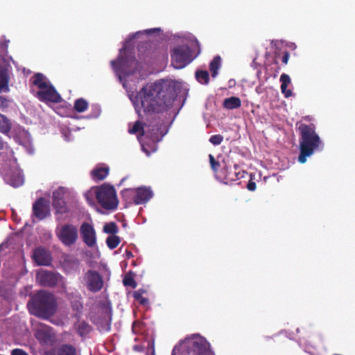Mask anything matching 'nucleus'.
Masks as SVG:
<instances>
[{"mask_svg": "<svg viewBox=\"0 0 355 355\" xmlns=\"http://www.w3.org/2000/svg\"><path fill=\"white\" fill-rule=\"evenodd\" d=\"M160 31L159 28H155L139 31L130 35L119 50L117 60L111 61V65L116 76L126 89L128 96L139 116L141 111L145 113L161 112L171 107L182 87V83L177 80L161 79L154 83L147 84L136 94L134 91L128 89L127 79L135 73L139 67V62L135 57L129 55L127 52L126 49L129 42L137 35L149 34Z\"/></svg>", "mask_w": 355, "mask_h": 355, "instance_id": "f257e3e1", "label": "nucleus"}, {"mask_svg": "<svg viewBox=\"0 0 355 355\" xmlns=\"http://www.w3.org/2000/svg\"><path fill=\"white\" fill-rule=\"evenodd\" d=\"M121 239L119 236L116 235H112L107 238L106 243L108 248L111 250L116 248L120 243Z\"/></svg>", "mask_w": 355, "mask_h": 355, "instance_id": "cd10ccee", "label": "nucleus"}, {"mask_svg": "<svg viewBox=\"0 0 355 355\" xmlns=\"http://www.w3.org/2000/svg\"><path fill=\"white\" fill-rule=\"evenodd\" d=\"M9 76L7 69L0 65V92L8 90Z\"/></svg>", "mask_w": 355, "mask_h": 355, "instance_id": "4be33fe9", "label": "nucleus"}, {"mask_svg": "<svg viewBox=\"0 0 355 355\" xmlns=\"http://www.w3.org/2000/svg\"><path fill=\"white\" fill-rule=\"evenodd\" d=\"M49 206L47 201L40 198L33 205V217L41 220L49 215Z\"/></svg>", "mask_w": 355, "mask_h": 355, "instance_id": "dca6fc26", "label": "nucleus"}, {"mask_svg": "<svg viewBox=\"0 0 355 355\" xmlns=\"http://www.w3.org/2000/svg\"><path fill=\"white\" fill-rule=\"evenodd\" d=\"M195 49L196 53L193 54L191 50L187 45L179 46L174 48L171 52V64L175 69H182L191 62L200 53V45L198 42L195 40Z\"/></svg>", "mask_w": 355, "mask_h": 355, "instance_id": "6e6552de", "label": "nucleus"}, {"mask_svg": "<svg viewBox=\"0 0 355 355\" xmlns=\"http://www.w3.org/2000/svg\"><path fill=\"white\" fill-rule=\"evenodd\" d=\"M67 189L64 187H59L53 193V205L58 209V211L60 213L65 212L67 210L64 201Z\"/></svg>", "mask_w": 355, "mask_h": 355, "instance_id": "f3484780", "label": "nucleus"}, {"mask_svg": "<svg viewBox=\"0 0 355 355\" xmlns=\"http://www.w3.org/2000/svg\"><path fill=\"white\" fill-rule=\"evenodd\" d=\"M301 133L300 141V154L298 161L300 163H304L306 157H310L314 151L322 144L319 136L315 131L313 125L302 124L299 128Z\"/></svg>", "mask_w": 355, "mask_h": 355, "instance_id": "423d86ee", "label": "nucleus"}, {"mask_svg": "<svg viewBox=\"0 0 355 355\" xmlns=\"http://www.w3.org/2000/svg\"><path fill=\"white\" fill-rule=\"evenodd\" d=\"M80 236L87 246L97 249V239L96 231L92 225L83 223L80 227Z\"/></svg>", "mask_w": 355, "mask_h": 355, "instance_id": "ddd939ff", "label": "nucleus"}, {"mask_svg": "<svg viewBox=\"0 0 355 355\" xmlns=\"http://www.w3.org/2000/svg\"><path fill=\"white\" fill-rule=\"evenodd\" d=\"M32 82L39 89L36 92V96L40 101L52 103H60L62 101L60 95L43 74H35L32 78Z\"/></svg>", "mask_w": 355, "mask_h": 355, "instance_id": "0eeeda50", "label": "nucleus"}, {"mask_svg": "<svg viewBox=\"0 0 355 355\" xmlns=\"http://www.w3.org/2000/svg\"><path fill=\"white\" fill-rule=\"evenodd\" d=\"M0 117L2 118V119L0 120V132L3 134L8 135L10 130L9 121L1 114H0Z\"/></svg>", "mask_w": 355, "mask_h": 355, "instance_id": "c756f323", "label": "nucleus"}, {"mask_svg": "<svg viewBox=\"0 0 355 355\" xmlns=\"http://www.w3.org/2000/svg\"><path fill=\"white\" fill-rule=\"evenodd\" d=\"M211 166L214 171L217 170V167L219 165L218 162L215 161L214 157L212 155H209Z\"/></svg>", "mask_w": 355, "mask_h": 355, "instance_id": "4c0bfd02", "label": "nucleus"}, {"mask_svg": "<svg viewBox=\"0 0 355 355\" xmlns=\"http://www.w3.org/2000/svg\"><path fill=\"white\" fill-rule=\"evenodd\" d=\"M0 172L5 182L13 187L23 184L24 177L19 170L17 160L13 157L12 150L3 142L0 137Z\"/></svg>", "mask_w": 355, "mask_h": 355, "instance_id": "f03ea898", "label": "nucleus"}, {"mask_svg": "<svg viewBox=\"0 0 355 355\" xmlns=\"http://www.w3.org/2000/svg\"><path fill=\"white\" fill-rule=\"evenodd\" d=\"M57 355H76V349L71 345H62L58 348Z\"/></svg>", "mask_w": 355, "mask_h": 355, "instance_id": "393cba45", "label": "nucleus"}, {"mask_svg": "<svg viewBox=\"0 0 355 355\" xmlns=\"http://www.w3.org/2000/svg\"><path fill=\"white\" fill-rule=\"evenodd\" d=\"M150 125H143L140 121H137L132 128H129V133L130 134H137L138 139H139L140 137L144 136L145 135H148L150 130Z\"/></svg>", "mask_w": 355, "mask_h": 355, "instance_id": "aec40b11", "label": "nucleus"}, {"mask_svg": "<svg viewBox=\"0 0 355 355\" xmlns=\"http://www.w3.org/2000/svg\"><path fill=\"white\" fill-rule=\"evenodd\" d=\"M55 234L60 241L67 247L74 245L78 238V229L71 224H64L58 227Z\"/></svg>", "mask_w": 355, "mask_h": 355, "instance_id": "1a4fd4ad", "label": "nucleus"}, {"mask_svg": "<svg viewBox=\"0 0 355 355\" xmlns=\"http://www.w3.org/2000/svg\"><path fill=\"white\" fill-rule=\"evenodd\" d=\"M91 107L93 111L92 117H98L101 112V107L98 105H92Z\"/></svg>", "mask_w": 355, "mask_h": 355, "instance_id": "e433bc0d", "label": "nucleus"}, {"mask_svg": "<svg viewBox=\"0 0 355 355\" xmlns=\"http://www.w3.org/2000/svg\"><path fill=\"white\" fill-rule=\"evenodd\" d=\"M9 41H6V43H5V47L7 48L8 47V44Z\"/></svg>", "mask_w": 355, "mask_h": 355, "instance_id": "a18cd8bd", "label": "nucleus"}, {"mask_svg": "<svg viewBox=\"0 0 355 355\" xmlns=\"http://www.w3.org/2000/svg\"><path fill=\"white\" fill-rule=\"evenodd\" d=\"M220 67V56H216L210 63V71L211 72L212 77L215 78L218 75V70Z\"/></svg>", "mask_w": 355, "mask_h": 355, "instance_id": "a878e982", "label": "nucleus"}, {"mask_svg": "<svg viewBox=\"0 0 355 355\" xmlns=\"http://www.w3.org/2000/svg\"><path fill=\"white\" fill-rule=\"evenodd\" d=\"M142 294H143L142 291H141V290H138V291H135V292L134 293L133 296H134V297H135L136 300H137L139 302V303H140L141 304H142V305H146V304H148V299H146V298L142 296Z\"/></svg>", "mask_w": 355, "mask_h": 355, "instance_id": "72a5a7b5", "label": "nucleus"}, {"mask_svg": "<svg viewBox=\"0 0 355 355\" xmlns=\"http://www.w3.org/2000/svg\"><path fill=\"white\" fill-rule=\"evenodd\" d=\"M85 198L89 206L96 207V199L98 204L107 210L116 209L119 204L115 189L107 184L91 188L85 193Z\"/></svg>", "mask_w": 355, "mask_h": 355, "instance_id": "7ed1b4c3", "label": "nucleus"}, {"mask_svg": "<svg viewBox=\"0 0 355 355\" xmlns=\"http://www.w3.org/2000/svg\"><path fill=\"white\" fill-rule=\"evenodd\" d=\"M109 168L107 166L96 167L92 172V177L94 180H102L108 175Z\"/></svg>", "mask_w": 355, "mask_h": 355, "instance_id": "5701e85b", "label": "nucleus"}, {"mask_svg": "<svg viewBox=\"0 0 355 355\" xmlns=\"http://www.w3.org/2000/svg\"><path fill=\"white\" fill-rule=\"evenodd\" d=\"M123 282L125 286H129L132 288L136 287V283H135V280L130 277H125L123 279Z\"/></svg>", "mask_w": 355, "mask_h": 355, "instance_id": "c9c22d12", "label": "nucleus"}, {"mask_svg": "<svg viewBox=\"0 0 355 355\" xmlns=\"http://www.w3.org/2000/svg\"><path fill=\"white\" fill-rule=\"evenodd\" d=\"M281 82V91L286 98H288L292 96L293 93L291 90L288 89V85L291 83V78L288 75L283 73L280 76Z\"/></svg>", "mask_w": 355, "mask_h": 355, "instance_id": "412c9836", "label": "nucleus"}, {"mask_svg": "<svg viewBox=\"0 0 355 355\" xmlns=\"http://www.w3.org/2000/svg\"><path fill=\"white\" fill-rule=\"evenodd\" d=\"M88 107V103L83 98L77 99L74 103V109L78 112H83Z\"/></svg>", "mask_w": 355, "mask_h": 355, "instance_id": "c85d7f7f", "label": "nucleus"}, {"mask_svg": "<svg viewBox=\"0 0 355 355\" xmlns=\"http://www.w3.org/2000/svg\"><path fill=\"white\" fill-rule=\"evenodd\" d=\"M241 102L239 98L232 96L225 98L223 101V106L228 110H234L241 106Z\"/></svg>", "mask_w": 355, "mask_h": 355, "instance_id": "b1692460", "label": "nucleus"}, {"mask_svg": "<svg viewBox=\"0 0 355 355\" xmlns=\"http://www.w3.org/2000/svg\"><path fill=\"white\" fill-rule=\"evenodd\" d=\"M12 355H28L26 352L21 349H15L12 351Z\"/></svg>", "mask_w": 355, "mask_h": 355, "instance_id": "ea45409f", "label": "nucleus"}, {"mask_svg": "<svg viewBox=\"0 0 355 355\" xmlns=\"http://www.w3.org/2000/svg\"><path fill=\"white\" fill-rule=\"evenodd\" d=\"M8 106V101L0 96V109H4Z\"/></svg>", "mask_w": 355, "mask_h": 355, "instance_id": "58836bf2", "label": "nucleus"}, {"mask_svg": "<svg viewBox=\"0 0 355 355\" xmlns=\"http://www.w3.org/2000/svg\"><path fill=\"white\" fill-rule=\"evenodd\" d=\"M196 78L201 84H207L209 83V73L207 71H197Z\"/></svg>", "mask_w": 355, "mask_h": 355, "instance_id": "2f4dec72", "label": "nucleus"}, {"mask_svg": "<svg viewBox=\"0 0 355 355\" xmlns=\"http://www.w3.org/2000/svg\"><path fill=\"white\" fill-rule=\"evenodd\" d=\"M118 230L117 225L113 222L105 223L103 226V232L106 234H115Z\"/></svg>", "mask_w": 355, "mask_h": 355, "instance_id": "473e14b6", "label": "nucleus"}, {"mask_svg": "<svg viewBox=\"0 0 355 355\" xmlns=\"http://www.w3.org/2000/svg\"><path fill=\"white\" fill-rule=\"evenodd\" d=\"M171 355H214L209 343L199 334H193L176 345Z\"/></svg>", "mask_w": 355, "mask_h": 355, "instance_id": "39448f33", "label": "nucleus"}, {"mask_svg": "<svg viewBox=\"0 0 355 355\" xmlns=\"http://www.w3.org/2000/svg\"><path fill=\"white\" fill-rule=\"evenodd\" d=\"M35 336L42 345H52L56 338L53 329L46 324H40L36 329Z\"/></svg>", "mask_w": 355, "mask_h": 355, "instance_id": "4468645a", "label": "nucleus"}, {"mask_svg": "<svg viewBox=\"0 0 355 355\" xmlns=\"http://www.w3.org/2000/svg\"><path fill=\"white\" fill-rule=\"evenodd\" d=\"M29 312L42 319H48L56 311V300L53 295L40 291L27 304Z\"/></svg>", "mask_w": 355, "mask_h": 355, "instance_id": "20e7f679", "label": "nucleus"}, {"mask_svg": "<svg viewBox=\"0 0 355 355\" xmlns=\"http://www.w3.org/2000/svg\"><path fill=\"white\" fill-rule=\"evenodd\" d=\"M223 140V137L220 135H212L209 138V141L215 146L220 144L222 143Z\"/></svg>", "mask_w": 355, "mask_h": 355, "instance_id": "f704fd0d", "label": "nucleus"}, {"mask_svg": "<svg viewBox=\"0 0 355 355\" xmlns=\"http://www.w3.org/2000/svg\"><path fill=\"white\" fill-rule=\"evenodd\" d=\"M146 125H150L148 135H145L153 141H159L166 135L164 123L159 119L153 118V120Z\"/></svg>", "mask_w": 355, "mask_h": 355, "instance_id": "2eb2a0df", "label": "nucleus"}, {"mask_svg": "<svg viewBox=\"0 0 355 355\" xmlns=\"http://www.w3.org/2000/svg\"><path fill=\"white\" fill-rule=\"evenodd\" d=\"M62 279V277L58 273L42 269L38 270L36 274V281L40 285L42 286H54Z\"/></svg>", "mask_w": 355, "mask_h": 355, "instance_id": "f8f14e48", "label": "nucleus"}, {"mask_svg": "<svg viewBox=\"0 0 355 355\" xmlns=\"http://www.w3.org/2000/svg\"><path fill=\"white\" fill-rule=\"evenodd\" d=\"M83 284L89 291L96 293L103 288V280L98 272L89 270L83 277Z\"/></svg>", "mask_w": 355, "mask_h": 355, "instance_id": "9b49d317", "label": "nucleus"}, {"mask_svg": "<svg viewBox=\"0 0 355 355\" xmlns=\"http://www.w3.org/2000/svg\"><path fill=\"white\" fill-rule=\"evenodd\" d=\"M247 188L249 191H254L256 189V183L254 182H249Z\"/></svg>", "mask_w": 355, "mask_h": 355, "instance_id": "a19ab883", "label": "nucleus"}, {"mask_svg": "<svg viewBox=\"0 0 355 355\" xmlns=\"http://www.w3.org/2000/svg\"><path fill=\"white\" fill-rule=\"evenodd\" d=\"M10 137H12L16 143L24 148L29 154H33L34 148L30 134L21 126L15 127L11 132Z\"/></svg>", "mask_w": 355, "mask_h": 355, "instance_id": "9d476101", "label": "nucleus"}, {"mask_svg": "<svg viewBox=\"0 0 355 355\" xmlns=\"http://www.w3.org/2000/svg\"><path fill=\"white\" fill-rule=\"evenodd\" d=\"M33 258L40 266H49L51 261L49 252L42 247L37 248L33 251Z\"/></svg>", "mask_w": 355, "mask_h": 355, "instance_id": "6ab92c4d", "label": "nucleus"}, {"mask_svg": "<svg viewBox=\"0 0 355 355\" xmlns=\"http://www.w3.org/2000/svg\"><path fill=\"white\" fill-rule=\"evenodd\" d=\"M68 297L70 300H71L72 306L76 310H79L82 308V304L80 302L81 297L78 291H76L75 293H72L71 295H68Z\"/></svg>", "mask_w": 355, "mask_h": 355, "instance_id": "bb28decb", "label": "nucleus"}, {"mask_svg": "<svg viewBox=\"0 0 355 355\" xmlns=\"http://www.w3.org/2000/svg\"><path fill=\"white\" fill-rule=\"evenodd\" d=\"M133 257V254H132V253L130 251H129V250H125V257L126 259H130V258H131V257Z\"/></svg>", "mask_w": 355, "mask_h": 355, "instance_id": "79ce46f5", "label": "nucleus"}, {"mask_svg": "<svg viewBox=\"0 0 355 355\" xmlns=\"http://www.w3.org/2000/svg\"><path fill=\"white\" fill-rule=\"evenodd\" d=\"M141 147H142V150H143V151H144V152H145V153H146V155H150V152H149V151H148V150L146 149V148H145V146H144V144H141Z\"/></svg>", "mask_w": 355, "mask_h": 355, "instance_id": "37998d69", "label": "nucleus"}, {"mask_svg": "<svg viewBox=\"0 0 355 355\" xmlns=\"http://www.w3.org/2000/svg\"><path fill=\"white\" fill-rule=\"evenodd\" d=\"M130 191H133L132 189ZM135 196L134 202L137 205L144 204L147 202L153 197V191L150 188L147 187H139L134 190Z\"/></svg>", "mask_w": 355, "mask_h": 355, "instance_id": "a211bd4d", "label": "nucleus"}, {"mask_svg": "<svg viewBox=\"0 0 355 355\" xmlns=\"http://www.w3.org/2000/svg\"><path fill=\"white\" fill-rule=\"evenodd\" d=\"M91 327L85 322H80L77 326L78 333L81 336H85L91 331Z\"/></svg>", "mask_w": 355, "mask_h": 355, "instance_id": "7c9ffc66", "label": "nucleus"}, {"mask_svg": "<svg viewBox=\"0 0 355 355\" xmlns=\"http://www.w3.org/2000/svg\"><path fill=\"white\" fill-rule=\"evenodd\" d=\"M288 61V55H286L283 58V62L287 63Z\"/></svg>", "mask_w": 355, "mask_h": 355, "instance_id": "c03bdc74", "label": "nucleus"}]
</instances>
